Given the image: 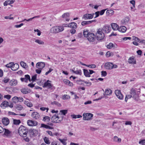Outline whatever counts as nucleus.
<instances>
[{"label": "nucleus", "mask_w": 145, "mask_h": 145, "mask_svg": "<svg viewBox=\"0 0 145 145\" xmlns=\"http://www.w3.org/2000/svg\"><path fill=\"white\" fill-rule=\"evenodd\" d=\"M28 132V129L23 125H21L18 129V133L19 135L23 137H25L27 136Z\"/></svg>", "instance_id": "nucleus-1"}, {"label": "nucleus", "mask_w": 145, "mask_h": 145, "mask_svg": "<svg viewBox=\"0 0 145 145\" xmlns=\"http://www.w3.org/2000/svg\"><path fill=\"white\" fill-rule=\"evenodd\" d=\"M96 39L98 40H101L104 38L105 35L104 33L100 28L97 29L96 33Z\"/></svg>", "instance_id": "nucleus-2"}, {"label": "nucleus", "mask_w": 145, "mask_h": 145, "mask_svg": "<svg viewBox=\"0 0 145 145\" xmlns=\"http://www.w3.org/2000/svg\"><path fill=\"white\" fill-rule=\"evenodd\" d=\"M64 29V27L63 26H55L50 29V32L52 33L56 34L63 31Z\"/></svg>", "instance_id": "nucleus-3"}, {"label": "nucleus", "mask_w": 145, "mask_h": 145, "mask_svg": "<svg viewBox=\"0 0 145 145\" xmlns=\"http://www.w3.org/2000/svg\"><path fill=\"white\" fill-rule=\"evenodd\" d=\"M63 117H59L58 115L53 116L51 118L52 122L55 123H59L63 120Z\"/></svg>", "instance_id": "nucleus-4"}, {"label": "nucleus", "mask_w": 145, "mask_h": 145, "mask_svg": "<svg viewBox=\"0 0 145 145\" xmlns=\"http://www.w3.org/2000/svg\"><path fill=\"white\" fill-rule=\"evenodd\" d=\"M83 116L84 120H88L92 119L93 115L91 113H84L83 114Z\"/></svg>", "instance_id": "nucleus-5"}, {"label": "nucleus", "mask_w": 145, "mask_h": 145, "mask_svg": "<svg viewBox=\"0 0 145 145\" xmlns=\"http://www.w3.org/2000/svg\"><path fill=\"white\" fill-rule=\"evenodd\" d=\"M87 38L88 40L89 41L93 42L95 40V37L93 33H89Z\"/></svg>", "instance_id": "nucleus-6"}, {"label": "nucleus", "mask_w": 145, "mask_h": 145, "mask_svg": "<svg viewBox=\"0 0 145 145\" xmlns=\"http://www.w3.org/2000/svg\"><path fill=\"white\" fill-rule=\"evenodd\" d=\"M94 14V13L93 14H86L83 16L82 18L84 20L91 19L93 17Z\"/></svg>", "instance_id": "nucleus-7"}, {"label": "nucleus", "mask_w": 145, "mask_h": 145, "mask_svg": "<svg viewBox=\"0 0 145 145\" xmlns=\"http://www.w3.org/2000/svg\"><path fill=\"white\" fill-rule=\"evenodd\" d=\"M115 94L117 97L120 99H121L123 98V95L121 93L120 91L116 90L115 91Z\"/></svg>", "instance_id": "nucleus-8"}, {"label": "nucleus", "mask_w": 145, "mask_h": 145, "mask_svg": "<svg viewBox=\"0 0 145 145\" xmlns=\"http://www.w3.org/2000/svg\"><path fill=\"white\" fill-rule=\"evenodd\" d=\"M3 135L8 137H10L12 135V133L11 131L8 130L5 128H4Z\"/></svg>", "instance_id": "nucleus-9"}, {"label": "nucleus", "mask_w": 145, "mask_h": 145, "mask_svg": "<svg viewBox=\"0 0 145 145\" xmlns=\"http://www.w3.org/2000/svg\"><path fill=\"white\" fill-rule=\"evenodd\" d=\"M45 64L43 62H40L37 63L36 64V67L38 69H42L44 67Z\"/></svg>", "instance_id": "nucleus-10"}, {"label": "nucleus", "mask_w": 145, "mask_h": 145, "mask_svg": "<svg viewBox=\"0 0 145 145\" xmlns=\"http://www.w3.org/2000/svg\"><path fill=\"white\" fill-rule=\"evenodd\" d=\"M70 14L68 12L63 14L62 16V18L65 19L66 21H69L70 20L69 18Z\"/></svg>", "instance_id": "nucleus-11"}, {"label": "nucleus", "mask_w": 145, "mask_h": 145, "mask_svg": "<svg viewBox=\"0 0 145 145\" xmlns=\"http://www.w3.org/2000/svg\"><path fill=\"white\" fill-rule=\"evenodd\" d=\"M51 81L49 80H48L46 82L43 86V88L46 87L48 89H50L52 88V86L50 83Z\"/></svg>", "instance_id": "nucleus-12"}, {"label": "nucleus", "mask_w": 145, "mask_h": 145, "mask_svg": "<svg viewBox=\"0 0 145 145\" xmlns=\"http://www.w3.org/2000/svg\"><path fill=\"white\" fill-rule=\"evenodd\" d=\"M24 76L25 77L21 78H20V80L22 82H27L28 80H29L30 81H31L30 77L29 75H25Z\"/></svg>", "instance_id": "nucleus-13"}, {"label": "nucleus", "mask_w": 145, "mask_h": 145, "mask_svg": "<svg viewBox=\"0 0 145 145\" xmlns=\"http://www.w3.org/2000/svg\"><path fill=\"white\" fill-rule=\"evenodd\" d=\"M113 64L111 63L107 62L105 63V67L107 69H112Z\"/></svg>", "instance_id": "nucleus-14"}, {"label": "nucleus", "mask_w": 145, "mask_h": 145, "mask_svg": "<svg viewBox=\"0 0 145 145\" xmlns=\"http://www.w3.org/2000/svg\"><path fill=\"white\" fill-rule=\"evenodd\" d=\"M110 28V26L108 25L104 26L102 28H100L102 29V30L104 32L106 33H108L110 32L109 29Z\"/></svg>", "instance_id": "nucleus-15"}, {"label": "nucleus", "mask_w": 145, "mask_h": 145, "mask_svg": "<svg viewBox=\"0 0 145 145\" xmlns=\"http://www.w3.org/2000/svg\"><path fill=\"white\" fill-rule=\"evenodd\" d=\"M28 125L30 126H35L37 124V122L35 121L28 120L27 122Z\"/></svg>", "instance_id": "nucleus-16"}, {"label": "nucleus", "mask_w": 145, "mask_h": 145, "mask_svg": "<svg viewBox=\"0 0 145 145\" xmlns=\"http://www.w3.org/2000/svg\"><path fill=\"white\" fill-rule=\"evenodd\" d=\"M31 117L33 119H37L39 118L40 115L37 112H34L31 114Z\"/></svg>", "instance_id": "nucleus-17"}, {"label": "nucleus", "mask_w": 145, "mask_h": 145, "mask_svg": "<svg viewBox=\"0 0 145 145\" xmlns=\"http://www.w3.org/2000/svg\"><path fill=\"white\" fill-rule=\"evenodd\" d=\"M128 61L130 64H135L136 63V59L133 56L130 57Z\"/></svg>", "instance_id": "nucleus-18"}, {"label": "nucleus", "mask_w": 145, "mask_h": 145, "mask_svg": "<svg viewBox=\"0 0 145 145\" xmlns=\"http://www.w3.org/2000/svg\"><path fill=\"white\" fill-rule=\"evenodd\" d=\"M2 122L4 125H7L9 123V120L7 118H3L2 119Z\"/></svg>", "instance_id": "nucleus-19"}, {"label": "nucleus", "mask_w": 145, "mask_h": 145, "mask_svg": "<svg viewBox=\"0 0 145 145\" xmlns=\"http://www.w3.org/2000/svg\"><path fill=\"white\" fill-rule=\"evenodd\" d=\"M96 22V20L87 21H83L81 23V25L82 26H84L86 25L90 24L93 22Z\"/></svg>", "instance_id": "nucleus-20"}, {"label": "nucleus", "mask_w": 145, "mask_h": 145, "mask_svg": "<svg viewBox=\"0 0 145 145\" xmlns=\"http://www.w3.org/2000/svg\"><path fill=\"white\" fill-rule=\"evenodd\" d=\"M67 26V27H68L71 28H76L77 27V24L75 22H72L69 23V24H66Z\"/></svg>", "instance_id": "nucleus-21"}, {"label": "nucleus", "mask_w": 145, "mask_h": 145, "mask_svg": "<svg viewBox=\"0 0 145 145\" xmlns=\"http://www.w3.org/2000/svg\"><path fill=\"white\" fill-rule=\"evenodd\" d=\"M21 92L24 94H26L31 92V90L29 89L23 88L21 90Z\"/></svg>", "instance_id": "nucleus-22"}, {"label": "nucleus", "mask_w": 145, "mask_h": 145, "mask_svg": "<svg viewBox=\"0 0 145 145\" xmlns=\"http://www.w3.org/2000/svg\"><path fill=\"white\" fill-rule=\"evenodd\" d=\"M112 139L114 142L118 143H120L121 140V138H119L117 136H114Z\"/></svg>", "instance_id": "nucleus-23"}, {"label": "nucleus", "mask_w": 145, "mask_h": 145, "mask_svg": "<svg viewBox=\"0 0 145 145\" xmlns=\"http://www.w3.org/2000/svg\"><path fill=\"white\" fill-rule=\"evenodd\" d=\"M111 27L114 30H117L119 28L118 25L116 23H112L111 24Z\"/></svg>", "instance_id": "nucleus-24"}, {"label": "nucleus", "mask_w": 145, "mask_h": 145, "mask_svg": "<svg viewBox=\"0 0 145 145\" xmlns=\"http://www.w3.org/2000/svg\"><path fill=\"white\" fill-rule=\"evenodd\" d=\"M112 93V90L110 89H107L105 90V93L104 94V96H105V95H111Z\"/></svg>", "instance_id": "nucleus-25"}, {"label": "nucleus", "mask_w": 145, "mask_h": 145, "mask_svg": "<svg viewBox=\"0 0 145 145\" xmlns=\"http://www.w3.org/2000/svg\"><path fill=\"white\" fill-rule=\"evenodd\" d=\"M118 31L122 33L125 32L127 30V28L124 26H122L118 28Z\"/></svg>", "instance_id": "nucleus-26"}, {"label": "nucleus", "mask_w": 145, "mask_h": 145, "mask_svg": "<svg viewBox=\"0 0 145 145\" xmlns=\"http://www.w3.org/2000/svg\"><path fill=\"white\" fill-rule=\"evenodd\" d=\"M17 84V82L16 80L12 79L10 82V84L11 86H15Z\"/></svg>", "instance_id": "nucleus-27"}, {"label": "nucleus", "mask_w": 145, "mask_h": 145, "mask_svg": "<svg viewBox=\"0 0 145 145\" xmlns=\"http://www.w3.org/2000/svg\"><path fill=\"white\" fill-rule=\"evenodd\" d=\"M19 65L17 63H15L13 65L11 69L13 71L16 70L19 68Z\"/></svg>", "instance_id": "nucleus-28"}, {"label": "nucleus", "mask_w": 145, "mask_h": 145, "mask_svg": "<svg viewBox=\"0 0 145 145\" xmlns=\"http://www.w3.org/2000/svg\"><path fill=\"white\" fill-rule=\"evenodd\" d=\"M133 98L136 101L140 102L141 100L139 98V96L137 94H135L132 96Z\"/></svg>", "instance_id": "nucleus-29"}, {"label": "nucleus", "mask_w": 145, "mask_h": 145, "mask_svg": "<svg viewBox=\"0 0 145 145\" xmlns=\"http://www.w3.org/2000/svg\"><path fill=\"white\" fill-rule=\"evenodd\" d=\"M67 110H61L60 111V113L59 114H58L59 115H61V116H63L62 115L63 114L64 115H65L67 113Z\"/></svg>", "instance_id": "nucleus-30"}, {"label": "nucleus", "mask_w": 145, "mask_h": 145, "mask_svg": "<svg viewBox=\"0 0 145 145\" xmlns=\"http://www.w3.org/2000/svg\"><path fill=\"white\" fill-rule=\"evenodd\" d=\"M35 42L40 45H43L44 44V42L41 40L36 39L35 40Z\"/></svg>", "instance_id": "nucleus-31"}, {"label": "nucleus", "mask_w": 145, "mask_h": 145, "mask_svg": "<svg viewBox=\"0 0 145 145\" xmlns=\"http://www.w3.org/2000/svg\"><path fill=\"white\" fill-rule=\"evenodd\" d=\"M20 65L21 66L24 68L27 69L28 67V65L23 61H21L20 62Z\"/></svg>", "instance_id": "nucleus-32"}, {"label": "nucleus", "mask_w": 145, "mask_h": 145, "mask_svg": "<svg viewBox=\"0 0 145 145\" xmlns=\"http://www.w3.org/2000/svg\"><path fill=\"white\" fill-rule=\"evenodd\" d=\"M83 71L84 74L86 77H90V75L89 74V72L87 70L84 69H83Z\"/></svg>", "instance_id": "nucleus-33"}, {"label": "nucleus", "mask_w": 145, "mask_h": 145, "mask_svg": "<svg viewBox=\"0 0 145 145\" xmlns=\"http://www.w3.org/2000/svg\"><path fill=\"white\" fill-rule=\"evenodd\" d=\"M24 103L28 106L31 107L32 106V104L31 103L28 101H24Z\"/></svg>", "instance_id": "nucleus-34"}, {"label": "nucleus", "mask_w": 145, "mask_h": 145, "mask_svg": "<svg viewBox=\"0 0 145 145\" xmlns=\"http://www.w3.org/2000/svg\"><path fill=\"white\" fill-rule=\"evenodd\" d=\"M41 127H43L47 129H51L52 128L48 125H45L44 124L42 123L41 125Z\"/></svg>", "instance_id": "nucleus-35"}, {"label": "nucleus", "mask_w": 145, "mask_h": 145, "mask_svg": "<svg viewBox=\"0 0 145 145\" xmlns=\"http://www.w3.org/2000/svg\"><path fill=\"white\" fill-rule=\"evenodd\" d=\"M8 103L6 101L3 102L1 105V107H6L8 106Z\"/></svg>", "instance_id": "nucleus-36"}, {"label": "nucleus", "mask_w": 145, "mask_h": 145, "mask_svg": "<svg viewBox=\"0 0 145 145\" xmlns=\"http://www.w3.org/2000/svg\"><path fill=\"white\" fill-rule=\"evenodd\" d=\"M71 116L72 118L74 119L76 118H80L82 117V116L80 115H75V114H72L71 115Z\"/></svg>", "instance_id": "nucleus-37"}, {"label": "nucleus", "mask_w": 145, "mask_h": 145, "mask_svg": "<svg viewBox=\"0 0 145 145\" xmlns=\"http://www.w3.org/2000/svg\"><path fill=\"white\" fill-rule=\"evenodd\" d=\"M16 108L17 110H22L23 108V107L21 105H16Z\"/></svg>", "instance_id": "nucleus-38"}, {"label": "nucleus", "mask_w": 145, "mask_h": 145, "mask_svg": "<svg viewBox=\"0 0 145 145\" xmlns=\"http://www.w3.org/2000/svg\"><path fill=\"white\" fill-rule=\"evenodd\" d=\"M59 141L62 143L63 145H66L67 143L66 142V140L65 139H61V138H59Z\"/></svg>", "instance_id": "nucleus-39"}, {"label": "nucleus", "mask_w": 145, "mask_h": 145, "mask_svg": "<svg viewBox=\"0 0 145 145\" xmlns=\"http://www.w3.org/2000/svg\"><path fill=\"white\" fill-rule=\"evenodd\" d=\"M21 123L20 120H13V123L15 125H19Z\"/></svg>", "instance_id": "nucleus-40"}, {"label": "nucleus", "mask_w": 145, "mask_h": 145, "mask_svg": "<svg viewBox=\"0 0 145 145\" xmlns=\"http://www.w3.org/2000/svg\"><path fill=\"white\" fill-rule=\"evenodd\" d=\"M70 98V96L67 95H64L62 97V99L63 100L67 99Z\"/></svg>", "instance_id": "nucleus-41"}, {"label": "nucleus", "mask_w": 145, "mask_h": 145, "mask_svg": "<svg viewBox=\"0 0 145 145\" xmlns=\"http://www.w3.org/2000/svg\"><path fill=\"white\" fill-rule=\"evenodd\" d=\"M130 93L133 96L136 94V90L133 88H132L130 91Z\"/></svg>", "instance_id": "nucleus-42"}, {"label": "nucleus", "mask_w": 145, "mask_h": 145, "mask_svg": "<svg viewBox=\"0 0 145 145\" xmlns=\"http://www.w3.org/2000/svg\"><path fill=\"white\" fill-rule=\"evenodd\" d=\"M14 64V63L10 62L5 65V66L7 68H12V67Z\"/></svg>", "instance_id": "nucleus-43"}, {"label": "nucleus", "mask_w": 145, "mask_h": 145, "mask_svg": "<svg viewBox=\"0 0 145 145\" xmlns=\"http://www.w3.org/2000/svg\"><path fill=\"white\" fill-rule=\"evenodd\" d=\"M114 11L112 10H108L106 11V13L108 15H112Z\"/></svg>", "instance_id": "nucleus-44"}, {"label": "nucleus", "mask_w": 145, "mask_h": 145, "mask_svg": "<svg viewBox=\"0 0 145 145\" xmlns=\"http://www.w3.org/2000/svg\"><path fill=\"white\" fill-rule=\"evenodd\" d=\"M51 104L52 105H57L58 106L60 107L61 106V105L59 103L57 102L54 101V102H52L51 103Z\"/></svg>", "instance_id": "nucleus-45"}, {"label": "nucleus", "mask_w": 145, "mask_h": 145, "mask_svg": "<svg viewBox=\"0 0 145 145\" xmlns=\"http://www.w3.org/2000/svg\"><path fill=\"white\" fill-rule=\"evenodd\" d=\"M50 120V118L48 116H45L43 118V120L46 122L49 121Z\"/></svg>", "instance_id": "nucleus-46"}, {"label": "nucleus", "mask_w": 145, "mask_h": 145, "mask_svg": "<svg viewBox=\"0 0 145 145\" xmlns=\"http://www.w3.org/2000/svg\"><path fill=\"white\" fill-rule=\"evenodd\" d=\"M44 140L45 143L47 144H49L50 143V141L49 140L48 138L45 137L44 139Z\"/></svg>", "instance_id": "nucleus-47"}, {"label": "nucleus", "mask_w": 145, "mask_h": 145, "mask_svg": "<svg viewBox=\"0 0 145 145\" xmlns=\"http://www.w3.org/2000/svg\"><path fill=\"white\" fill-rule=\"evenodd\" d=\"M18 97H17L15 96L13 97L12 99L13 102L15 103H16L17 102H18Z\"/></svg>", "instance_id": "nucleus-48"}, {"label": "nucleus", "mask_w": 145, "mask_h": 145, "mask_svg": "<svg viewBox=\"0 0 145 145\" xmlns=\"http://www.w3.org/2000/svg\"><path fill=\"white\" fill-rule=\"evenodd\" d=\"M137 41L143 44H145V40L144 39H140L138 38Z\"/></svg>", "instance_id": "nucleus-49"}, {"label": "nucleus", "mask_w": 145, "mask_h": 145, "mask_svg": "<svg viewBox=\"0 0 145 145\" xmlns=\"http://www.w3.org/2000/svg\"><path fill=\"white\" fill-rule=\"evenodd\" d=\"M73 72L74 73H75L77 74H79L81 75L82 74L81 71L80 70H79L75 71H73Z\"/></svg>", "instance_id": "nucleus-50"}, {"label": "nucleus", "mask_w": 145, "mask_h": 145, "mask_svg": "<svg viewBox=\"0 0 145 145\" xmlns=\"http://www.w3.org/2000/svg\"><path fill=\"white\" fill-rule=\"evenodd\" d=\"M114 46L113 44L112 43H110L107 46V48L109 49H111Z\"/></svg>", "instance_id": "nucleus-51"}, {"label": "nucleus", "mask_w": 145, "mask_h": 145, "mask_svg": "<svg viewBox=\"0 0 145 145\" xmlns=\"http://www.w3.org/2000/svg\"><path fill=\"white\" fill-rule=\"evenodd\" d=\"M40 16H35L33 17L32 18H30L27 20V22H29V21H31L33 19L35 18H40Z\"/></svg>", "instance_id": "nucleus-52"}, {"label": "nucleus", "mask_w": 145, "mask_h": 145, "mask_svg": "<svg viewBox=\"0 0 145 145\" xmlns=\"http://www.w3.org/2000/svg\"><path fill=\"white\" fill-rule=\"evenodd\" d=\"M89 33L87 31H84L83 32V35L85 37L87 38Z\"/></svg>", "instance_id": "nucleus-53"}, {"label": "nucleus", "mask_w": 145, "mask_h": 145, "mask_svg": "<svg viewBox=\"0 0 145 145\" xmlns=\"http://www.w3.org/2000/svg\"><path fill=\"white\" fill-rule=\"evenodd\" d=\"M86 66L91 68H94L96 67V66L95 64H91L89 65H86Z\"/></svg>", "instance_id": "nucleus-54"}, {"label": "nucleus", "mask_w": 145, "mask_h": 145, "mask_svg": "<svg viewBox=\"0 0 145 145\" xmlns=\"http://www.w3.org/2000/svg\"><path fill=\"white\" fill-rule=\"evenodd\" d=\"M37 74H35L33 76L31 77V80L33 81H35L37 80Z\"/></svg>", "instance_id": "nucleus-55"}, {"label": "nucleus", "mask_w": 145, "mask_h": 145, "mask_svg": "<svg viewBox=\"0 0 145 145\" xmlns=\"http://www.w3.org/2000/svg\"><path fill=\"white\" fill-rule=\"evenodd\" d=\"M15 1V0H11V1L7 0V4L10 5L13 4Z\"/></svg>", "instance_id": "nucleus-56"}, {"label": "nucleus", "mask_w": 145, "mask_h": 145, "mask_svg": "<svg viewBox=\"0 0 145 145\" xmlns=\"http://www.w3.org/2000/svg\"><path fill=\"white\" fill-rule=\"evenodd\" d=\"M63 81L65 84L67 85H68V83H69V81L66 79H64Z\"/></svg>", "instance_id": "nucleus-57"}, {"label": "nucleus", "mask_w": 145, "mask_h": 145, "mask_svg": "<svg viewBox=\"0 0 145 145\" xmlns=\"http://www.w3.org/2000/svg\"><path fill=\"white\" fill-rule=\"evenodd\" d=\"M9 80V79L8 78H5L2 81L5 83H7Z\"/></svg>", "instance_id": "nucleus-58"}, {"label": "nucleus", "mask_w": 145, "mask_h": 145, "mask_svg": "<svg viewBox=\"0 0 145 145\" xmlns=\"http://www.w3.org/2000/svg\"><path fill=\"white\" fill-rule=\"evenodd\" d=\"M76 28H73L70 31V32L72 34H74L76 32V30L75 29Z\"/></svg>", "instance_id": "nucleus-59"}, {"label": "nucleus", "mask_w": 145, "mask_h": 145, "mask_svg": "<svg viewBox=\"0 0 145 145\" xmlns=\"http://www.w3.org/2000/svg\"><path fill=\"white\" fill-rule=\"evenodd\" d=\"M24 25L23 23H21L20 25H15L14 27L16 28H19L21 27V26Z\"/></svg>", "instance_id": "nucleus-60"}, {"label": "nucleus", "mask_w": 145, "mask_h": 145, "mask_svg": "<svg viewBox=\"0 0 145 145\" xmlns=\"http://www.w3.org/2000/svg\"><path fill=\"white\" fill-rule=\"evenodd\" d=\"M132 124V122L129 121H126L125 123V124L126 125H131Z\"/></svg>", "instance_id": "nucleus-61"}, {"label": "nucleus", "mask_w": 145, "mask_h": 145, "mask_svg": "<svg viewBox=\"0 0 145 145\" xmlns=\"http://www.w3.org/2000/svg\"><path fill=\"white\" fill-rule=\"evenodd\" d=\"M23 99L22 97H18V102L19 101L20 102H23Z\"/></svg>", "instance_id": "nucleus-62"}, {"label": "nucleus", "mask_w": 145, "mask_h": 145, "mask_svg": "<svg viewBox=\"0 0 145 145\" xmlns=\"http://www.w3.org/2000/svg\"><path fill=\"white\" fill-rule=\"evenodd\" d=\"M107 73L106 71H101V75L104 76H106Z\"/></svg>", "instance_id": "nucleus-63"}, {"label": "nucleus", "mask_w": 145, "mask_h": 145, "mask_svg": "<svg viewBox=\"0 0 145 145\" xmlns=\"http://www.w3.org/2000/svg\"><path fill=\"white\" fill-rule=\"evenodd\" d=\"M139 143L142 145H145V140L140 141Z\"/></svg>", "instance_id": "nucleus-64"}]
</instances>
